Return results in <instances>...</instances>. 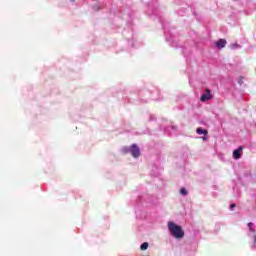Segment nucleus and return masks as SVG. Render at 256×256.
<instances>
[{"mask_svg":"<svg viewBox=\"0 0 256 256\" xmlns=\"http://www.w3.org/2000/svg\"><path fill=\"white\" fill-rule=\"evenodd\" d=\"M168 229L175 239H183L185 237V231H183V228L175 222H168Z\"/></svg>","mask_w":256,"mask_h":256,"instance_id":"f257e3e1","label":"nucleus"},{"mask_svg":"<svg viewBox=\"0 0 256 256\" xmlns=\"http://www.w3.org/2000/svg\"><path fill=\"white\" fill-rule=\"evenodd\" d=\"M211 99H213V95H211V90H209L208 88L205 90V93L204 94H202V96H201V101L203 102V103H205V101H209V100H211Z\"/></svg>","mask_w":256,"mask_h":256,"instance_id":"f03ea898","label":"nucleus"},{"mask_svg":"<svg viewBox=\"0 0 256 256\" xmlns=\"http://www.w3.org/2000/svg\"><path fill=\"white\" fill-rule=\"evenodd\" d=\"M130 153L133 157L137 158L139 155H141V151L139 150L138 146L136 144H133L130 147Z\"/></svg>","mask_w":256,"mask_h":256,"instance_id":"7ed1b4c3","label":"nucleus"},{"mask_svg":"<svg viewBox=\"0 0 256 256\" xmlns=\"http://www.w3.org/2000/svg\"><path fill=\"white\" fill-rule=\"evenodd\" d=\"M225 45H227V40H225V39H219L218 41L215 42V46H216L218 49H223V48H225Z\"/></svg>","mask_w":256,"mask_h":256,"instance_id":"20e7f679","label":"nucleus"},{"mask_svg":"<svg viewBox=\"0 0 256 256\" xmlns=\"http://www.w3.org/2000/svg\"><path fill=\"white\" fill-rule=\"evenodd\" d=\"M241 153H243V147H239L238 149L233 151L234 159H241Z\"/></svg>","mask_w":256,"mask_h":256,"instance_id":"39448f33","label":"nucleus"},{"mask_svg":"<svg viewBox=\"0 0 256 256\" xmlns=\"http://www.w3.org/2000/svg\"><path fill=\"white\" fill-rule=\"evenodd\" d=\"M196 133L198 134V135H207V130H203V128H197L196 129Z\"/></svg>","mask_w":256,"mask_h":256,"instance_id":"423d86ee","label":"nucleus"},{"mask_svg":"<svg viewBox=\"0 0 256 256\" xmlns=\"http://www.w3.org/2000/svg\"><path fill=\"white\" fill-rule=\"evenodd\" d=\"M141 251H147V249H149V243L144 242L141 246H140Z\"/></svg>","mask_w":256,"mask_h":256,"instance_id":"0eeeda50","label":"nucleus"},{"mask_svg":"<svg viewBox=\"0 0 256 256\" xmlns=\"http://www.w3.org/2000/svg\"><path fill=\"white\" fill-rule=\"evenodd\" d=\"M180 193L181 195H187V189L185 188L180 189Z\"/></svg>","mask_w":256,"mask_h":256,"instance_id":"6e6552de","label":"nucleus"},{"mask_svg":"<svg viewBox=\"0 0 256 256\" xmlns=\"http://www.w3.org/2000/svg\"><path fill=\"white\" fill-rule=\"evenodd\" d=\"M248 227H249L250 231H252L253 233L255 232V230H253V223L249 222Z\"/></svg>","mask_w":256,"mask_h":256,"instance_id":"1a4fd4ad","label":"nucleus"},{"mask_svg":"<svg viewBox=\"0 0 256 256\" xmlns=\"http://www.w3.org/2000/svg\"><path fill=\"white\" fill-rule=\"evenodd\" d=\"M234 207H236L235 204H231V205H230V209H234Z\"/></svg>","mask_w":256,"mask_h":256,"instance_id":"9d476101","label":"nucleus"},{"mask_svg":"<svg viewBox=\"0 0 256 256\" xmlns=\"http://www.w3.org/2000/svg\"><path fill=\"white\" fill-rule=\"evenodd\" d=\"M255 247H256V236L254 237Z\"/></svg>","mask_w":256,"mask_h":256,"instance_id":"9b49d317","label":"nucleus"},{"mask_svg":"<svg viewBox=\"0 0 256 256\" xmlns=\"http://www.w3.org/2000/svg\"><path fill=\"white\" fill-rule=\"evenodd\" d=\"M71 1H75V0H71Z\"/></svg>","mask_w":256,"mask_h":256,"instance_id":"f8f14e48","label":"nucleus"}]
</instances>
